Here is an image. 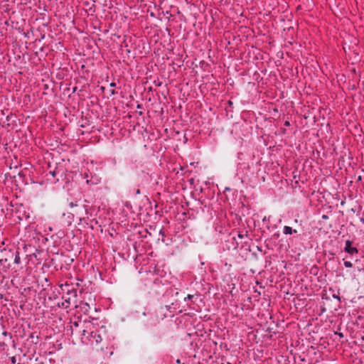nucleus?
<instances>
[{
  "mask_svg": "<svg viewBox=\"0 0 364 364\" xmlns=\"http://www.w3.org/2000/svg\"><path fill=\"white\" fill-rule=\"evenodd\" d=\"M82 341L87 342L101 353L103 358H109L113 354V346L105 326H99L91 321H85L82 331Z\"/></svg>",
  "mask_w": 364,
  "mask_h": 364,
  "instance_id": "f257e3e1",
  "label": "nucleus"
},
{
  "mask_svg": "<svg viewBox=\"0 0 364 364\" xmlns=\"http://www.w3.org/2000/svg\"><path fill=\"white\" fill-rule=\"evenodd\" d=\"M163 311L162 307L154 311H144L140 319L141 324L146 328L156 326L160 321L166 317Z\"/></svg>",
  "mask_w": 364,
  "mask_h": 364,
  "instance_id": "f03ea898",
  "label": "nucleus"
},
{
  "mask_svg": "<svg viewBox=\"0 0 364 364\" xmlns=\"http://www.w3.org/2000/svg\"><path fill=\"white\" fill-rule=\"evenodd\" d=\"M63 295L62 299L64 301L61 304H58V306L67 309L70 306L71 303L76 305L77 304V289L75 288L73 284H69L67 282L60 286Z\"/></svg>",
  "mask_w": 364,
  "mask_h": 364,
  "instance_id": "7ed1b4c3",
  "label": "nucleus"
},
{
  "mask_svg": "<svg viewBox=\"0 0 364 364\" xmlns=\"http://www.w3.org/2000/svg\"><path fill=\"white\" fill-rule=\"evenodd\" d=\"M13 257L14 248H4L1 250L0 264L3 266L5 271L15 269V267H12Z\"/></svg>",
  "mask_w": 364,
  "mask_h": 364,
  "instance_id": "20e7f679",
  "label": "nucleus"
},
{
  "mask_svg": "<svg viewBox=\"0 0 364 364\" xmlns=\"http://www.w3.org/2000/svg\"><path fill=\"white\" fill-rule=\"evenodd\" d=\"M358 246V243L353 240H347L345 242L343 248V251L347 254L346 256H348L350 259H354L355 262L359 261V250Z\"/></svg>",
  "mask_w": 364,
  "mask_h": 364,
  "instance_id": "39448f33",
  "label": "nucleus"
},
{
  "mask_svg": "<svg viewBox=\"0 0 364 364\" xmlns=\"http://www.w3.org/2000/svg\"><path fill=\"white\" fill-rule=\"evenodd\" d=\"M165 308L169 311L171 313H174L177 310L179 312H181L182 310L180 309V301L178 299H176L174 301H172L169 305H166Z\"/></svg>",
  "mask_w": 364,
  "mask_h": 364,
  "instance_id": "423d86ee",
  "label": "nucleus"
},
{
  "mask_svg": "<svg viewBox=\"0 0 364 364\" xmlns=\"http://www.w3.org/2000/svg\"><path fill=\"white\" fill-rule=\"evenodd\" d=\"M54 169L57 172L56 173L58 175L59 178L63 179L66 176V168L61 164L60 163L56 164Z\"/></svg>",
  "mask_w": 364,
  "mask_h": 364,
  "instance_id": "0eeeda50",
  "label": "nucleus"
},
{
  "mask_svg": "<svg viewBox=\"0 0 364 364\" xmlns=\"http://www.w3.org/2000/svg\"><path fill=\"white\" fill-rule=\"evenodd\" d=\"M21 264L20 258V252L18 248H14V257L12 262V267H18Z\"/></svg>",
  "mask_w": 364,
  "mask_h": 364,
  "instance_id": "6e6552de",
  "label": "nucleus"
},
{
  "mask_svg": "<svg viewBox=\"0 0 364 364\" xmlns=\"http://www.w3.org/2000/svg\"><path fill=\"white\" fill-rule=\"evenodd\" d=\"M80 326V323L77 321H75L73 325H71L70 330H71V335L75 334H80L82 336V329L78 328Z\"/></svg>",
  "mask_w": 364,
  "mask_h": 364,
  "instance_id": "1a4fd4ad",
  "label": "nucleus"
},
{
  "mask_svg": "<svg viewBox=\"0 0 364 364\" xmlns=\"http://www.w3.org/2000/svg\"><path fill=\"white\" fill-rule=\"evenodd\" d=\"M346 211L347 213L352 212L358 215L361 211V207L355 202L353 206L350 208H348Z\"/></svg>",
  "mask_w": 364,
  "mask_h": 364,
  "instance_id": "9d476101",
  "label": "nucleus"
},
{
  "mask_svg": "<svg viewBox=\"0 0 364 364\" xmlns=\"http://www.w3.org/2000/svg\"><path fill=\"white\" fill-rule=\"evenodd\" d=\"M84 210L86 212V213H87V205H82V207H80L79 208V210H74L73 215H77L80 220H82V218L80 217V215Z\"/></svg>",
  "mask_w": 364,
  "mask_h": 364,
  "instance_id": "9b49d317",
  "label": "nucleus"
},
{
  "mask_svg": "<svg viewBox=\"0 0 364 364\" xmlns=\"http://www.w3.org/2000/svg\"><path fill=\"white\" fill-rule=\"evenodd\" d=\"M297 230L295 229H292V228L289 226H284L283 228V233L284 235H291L293 233H296Z\"/></svg>",
  "mask_w": 364,
  "mask_h": 364,
  "instance_id": "f8f14e48",
  "label": "nucleus"
},
{
  "mask_svg": "<svg viewBox=\"0 0 364 364\" xmlns=\"http://www.w3.org/2000/svg\"><path fill=\"white\" fill-rule=\"evenodd\" d=\"M348 258H349L348 256H346V257L343 258V261H344L343 264L347 268L353 267V263L350 261L347 260V259H348Z\"/></svg>",
  "mask_w": 364,
  "mask_h": 364,
  "instance_id": "ddd939ff",
  "label": "nucleus"
},
{
  "mask_svg": "<svg viewBox=\"0 0 364 364\" xmlns=\"http://www.w3.org/2000/svg\"><path fill=\"white\" fill-rule=\"evenodd\" d=\"M55 173H57V172L55 171V169H53V170H50L48 173L50 174L53 178H56V181H58L60 180V178H59L58 175Z\"/></svg>",
  "mask_w": 364,
  "mask_h": 364,
  "instance_id": "4468645a",
  "label": "nucleus"
},
{
  "mask_svg": "<svg viewBox=\"0 0 364 364\" xmlns=\"http://www.w3.org/2000/svg\"><path fill=\"white\" fill-rule=\"evenodd\" d=\"M341 322H340L339 324L338 325V329L336 331L334 332V334L338 335L339 337L341 338V333L339 332V331L341 330Z\"/></svg>",
  "mask_w": 364,
  "mask_h": 364,
  "instance_id": "2eb2a0df",
  "label": "nucleus"
},
{
  "mask_svg": "<svg viewBox=\"0 0 364 364\" xmlns=\"http://www.w3.org/2000/svg\"><path fill=\"white\" fill-rule=\"evenodd\" d=\"M69 206L71 208H75V207H78L79 205L77 203V202L74 203V202H70L69 203Z\"/></svg>",
  "mask_w": 364,
  "mask_h": 364,
  "instance_id": "dca6fc26",
  "label": "nucleus"
},
{
  "mask_svg": "<svg viewBox=\"0 0 364 364\" xmlns=\"http://www.w3.org/2000/svg\"><path fill=\"white\" fill-rule=\"evenodd\" d=\"M2 335H3V336H9L10 339H11V338H12V335H11V333H8V332H7V331H3Z\"/></svg>",
  "mask_w": 364,
  "mask_h": 364,
  "instance_id": "f3484780",
  "label": "nucleus"
},
{
  "mask_svg": "<svg viewBox=\"0 0 364 364\" xmlns=\"http://www.w3.org/2000/svg\"><path fill=\"white\" fill-rule=\"evenodd\" d=\"M333 296L334 298H336L338 300V301H339V302L341 301V297L339 296V293L338 294H333Z\"/></svg>",
  "mask_w": 364,
  "mask_h": 364,
  "instance_id": "a211bd4d",
  "label": "nucleus"
},
{
  "mask_svg": "<svg viewBox=\"0 0 364 364\" xmlns=\"http://www.w3.org/2000/svg\"><path fill=\"white\" fill-rule=\"evenodd\" d=\"M193 297V295H191V294H188L187 296L184 297L183 298V300L184 301H186L187 299H191Z\"/></svg>",
  "mask_w": 364,
  "mask_h": 364,
  "instance_id": "6ab92c4d",
  "label": "nucleus"
},
{
  "mask_svg": "<svg viewBox=\"0 0 364 364\" xmlns=\"http://www.w3.org/2000/svg\"><path fill=\"white\" fill-rule=\"evenodd\" d=\"M173 293H174V291H173V290H171V291H170V292H168V291H167V292L164 294V296H169V295L173 296Z\"/></svg>",
  "mask_w": 364,
  "mask_h": 364,
  "instance_id": "aec40b11",
  "label": "nucleus"
},
{
  "mask_svg": "<svg viewBox=\"0 0 364 364\" xmlns=\"http://www.w3.org/2000/svg\"><path fill=\"white\" fill-rule=\"evenodd\" d=\"M228 105H229V107H230V108H232V107H233V102H232L231 100H229V101L228 102Z\"/></svg>",
  "mask_w": 364,
  "mask_h": 364,
  "instance_id": "412c9836",
  "label": "nucleus"
},
{
  "mask_svg": "<svg viewBox=\"0 0 364 364\" xmlns=\"http://www.w3.org/2000/svg\"><path fill=\"white\" fill-rule=\"evenodd\" d=\"M284 126L285 127H289L290 126V122L289 121H285L284 122Z\"/></svg>",
  "mask_w": 364,
  "mask_h": 364,
  "instance_id": "4be33fe9",
  "label": "nucleus"
},
{
  "mask_svg": "<svg viewBox=\"0 0 364 364\" xmlns=\"http://www.w3.org/2000/svg\"><path fill=\"white\" fill-rule=\"evenodd\" d=\"M0 346H1L2 350H4L6 345L4 343H3L2 344L0 345Z\"/></svg>",
  "mask_w": 364,
  "mask_h": 364,
  "instance_id": "5701e85b",
  "label": "nucleus"
},
{
  "mask_svg": "<svg viewBox=\"0 0 364 364\" xmlns=\"http://www.w3.org/2000/svg\"><path fill=\"white\" fill-rule=\"evenodd\" d=\"M116 93H117V92H115V90H112L110 91V94H111V95H115Z\"/></svg>",
  "mask_w": 364,
  "mask_h": 364,
  "instance_id": "b1692460",
  "label": "nucleus"
},
{
  "mask_svg": "<svg viewBox=\"0 0 364 364\" xmlns=\"http://www.w3.org/2000/svg\"><path fill=\"white\" fill-rule=\"evenodd\" d=\"M243 237H244V235H243V234H242L241 232H239V233H238V237H239V238H243Z\"/></svg>",
  "mask_w": 364,
  "mask_h": 364,
  "instance_id": "393cba45",
  "label": "nucleus"
},
{
  "mask_svg": "<svg viewBox=\"0 0 364 364\" xmlns=\"http://www.w3.org/2000/svg\"><path fill=\"white\" fill-rule=\"evenodd\" d=\"M110 86H111V87H115V86H116L115 82H112V83H110Z\"/></svg>",
  "mask_w": 364,
  "mask_h": 364,
  "instance_id": "a878e982",
  "label": "nucleus"
},
{
  "mask_svg": "<svg viewBox=\"0 0 364 364\" xmlns=\"http://www.w3.org/2000/svg\"><path fill=\"white\" fill-rule=\"evenodd\" d=\"M359 219H360V220L363 223H364V218H360H360H359Z\"/></svg>",
  "mask_w": 364,
  "mask_h": 364,
  "instance_id": "bb28decb",
  "label": "nucleus"
},
{
  "mask_svg": "<svg viewBox=\"0 0 364 364\" xmlns=\"http://www.w3.org/2000/svg\"><path fill=\"white\" fill-rule=\"evenodd\" d=\"M137 108L138 109H141L142 108V105H137Z\"/></svg>",
  "mask_w": 364,
  "mask_h": 364,
  "instance_id": "cd10ccee",
  "label": "nucleus"
},
{
  "mask_svg": "<svg viewBox=\"0 0 364 364\" xmlns=\"http://www.w3.org/2000/svg\"><path fill=\"white\" fill-rule=\"evenodd\" d=\"M136 194H140V190H139V189H137V190L136 191Z\"/></svg>",
  "mask_w": 364,
  "mask_h": 364,
  "instance_id": "c85d7f7f",
  "label": "nucleus"
},
{
  "mask_svg": "<svg viewBox=\"0 0 364 364\" xmlns=\"http://www.w3.org/2000/svg\"><path fill=\"white\" fill-rule=\"evenodd\" d=\"M176 363H177L178 364H181V360H180L179 359H178V360H176Z\"/></svg>",
  "mask_w": 364,
  "mask_h": 364,
  "instance_id": "c756f323",
  "label": "nucleus"
},
{
  "mask_svg": "<svg viewBox=\"0 0 364 364\" xmlns=\"http://www.w3.org/2000/svg\"><path fill=\"white\" fill-rule=\"evenodd\" d=\"M6 120H7V121H9V120H10V116H7V117H6Z\"/></svg>",
  "mask_w": 364,
  "mask_h": 364,
  "instance_id": "7c9ffc66",
  "label": "nucleus"
},
{
  "mask_svg": "<svg viewBox=\"0 0 364 364\" xmlns=\"http://www.w3.org/2000/svg\"><path fill=\"white\" fill-rule=\"evenodd\" d=\"M76 90H77V87H74V88H73V92H75L76 91Z\"/></svg>",
  "mask_w": 364,
  "mask_h": 364,
  "instance_id": "2f4dec72",
  "label": "nucleus"
},
{
  "mask_svg": "<svg viewBox=\"0 0 364 364\" xmlns=\"http://www.w3.org/2000/svg\"><path fill=\"white\" fill-rule=\"evenodd\" d=\"M175 294H176V296H178V291H176V292H175Z\"/></svg>",
  "mask_w": 364,
  "mask_h": 364,
  "instance_id": "473e14b6",
  "label": "nucleus"
}]
</instances>
